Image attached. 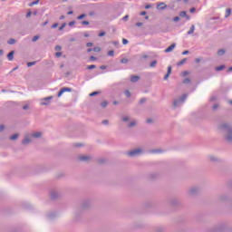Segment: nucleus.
<instances>
[{
	"label": "nucleus",
	"instance_id": "obj_52",
	"mask_svg": "<svg viewBox=\"0 0 232 232\" xmlns=\"http://www.w3.org/2000/svg\"><path fill=\"white\" fill-rule=\"evenodd\" d=\"M82 24L88 25V24H90V22H88V21H82Z\"/></svg>",
	"mask_w": 232,
	"mask_h": 232
},
{
	"label": "nucleus",
	"instance_id": "obj_32",
	"mask_svg": "<svg viewBox=\"0 0 232 232\" xmlns=\"http://www.w3.org/2000/svg\"><path fill=\"white\" fill-rule=\"evenodd\" d=\"M33 43H35V42H37V41H39V35H34V37H33Z\"/></svg>",
	"mask_w": 232,
	"mask_h": 232
},
{
	"label": "nucleus",
	"instance_id": "obj_21",
	"mask_svg": "<svg viewBox=\"0 0 232 232\" xmlns=\"http://www.w3.org/2000/svg\"><path fill=\"white\" fill-rule=\"evenodd\" d=\"M188 35H193V34H195V25H191L190 29L188 30V32L187 33Z\"/></svg>",
	"mask_w": 232,
	"mask_h": 232
},
{
	"label": "nucleus",
	"instance_id": "obj_29",
	"mask_svg": "<svg viewBox=\"0 0 232 232\" xmlns=\"http://www.w3.org/2000/svg\"><path fill=\"white\" fill-rule=\"evenodd\" d=\"M109 57H113L115 55V52L113 50H111L108 52Z\"/></svg>",
	"mask_w": 232,
	"mask_h": 232
},
{
	"label": "nucleus",
	"instance_id": "obj_31",
	"mask_svg": "<svg viewBox=\"0 0 232 232\" xmlns=\"http://www.w3.org/2000/svg\"><path fill=\"white\" fill-rule=\"evenodd\" d=\"M155 66H157V61L154 60L150 63V68H155Z\"/></svg>",
	"mask_w": 232,
	"mask_h": 232
},
{
	"label": "nucleus",
	"instance_id": "obj_33",
	"mask_svg": "<svg viewBox=\"0 0 232 232\" xmlns=\"http://www.w3.org/2000/svg\"><path fill=\"white\" fill-rule=\"evenodd\" d=\"M124 93H125V95H126L127 98L131 97V92H130V91L127 90V91H125Z\"/></svg>",
	"mask_w": 232,
	"mask_h": 232
},
{
	"label": "nucleus",
	"instance_id": "obj_8",
	"mask_svg": "<svg viewBox=\"0 0 232 232\" xmlns=\"http://www.w3.org/2000/svg\"><path fill=\"white\" fill-rule=\"evenodd\" d=\"M66 92H72V88H70V87L62 88L60 90V92H58V97H61L63 95V93H66Z\"/></svg>",
	"mask_w": 232,
	"mask_h": 232
},
{
	"label": "nucleus",
	"instance_id": "obj_11",
	"mask_svg": "<svg viewBox=\"0 0 232 232\" xmlns=\"http://www.w3.org/2000/svg\"><path fill=\"white\" fill-rule=\"evenodd\" d=\"M31 137H33V139H41L43 137V132L41 131L31 132Z\"/></svg>",
	"mask_w": 232,
	"mask_h": 232
},
{
	"label": "nucleus",
	"instance_id": "obj_9",
	"mask_svg": "<svg viewBox=\"0 0 232 232\" xmlns=\"http://www.w3.org/2000/svg\"><path fill=\"white\" fill-rule=\"evenodd\" d=\"M79 160H81V162H88L90 160H92V158L88 155H83V156H79Z\"/></svg>",
	"mask_w": 232,
	"mask_h": 232
},
{
	"label": "nucleus",
	"instance_id": "obj_59",
	"mask_svg": "<svg viewBox=\"0 0 232 232\" xmlns=\"http://www.w3.org/2000/svg\"><path fill=\"white\" fill-rule=\"evenodd\" d=\"M195 10H196L195 7H192V8L189 10L190 14H194Z\"/></svg>",
	"mask_w": 232,
	"mask_h": 232
},
{
	"label": "nucleus",
	"instance_id": "obj_12",
	"mask_svg": "<svg viewBox=\"0 0 232 232\" xmlns=\"http://www.w3.org/2000/svg\"><path fill=\"white\" fill-rule=\"evenodd\" d=\"M51 198H59V197L61 196V194L59 193V191L57 190H52L50 193Z\"/></svg>",
	"mask_w": 232,
	"mask_h": 232
},
{
	"label": "nucleus",
	"instance_id": "obj_36",
	"mask_svg": "<svg viewBox=\"0 0 232 232\" xmlns=\"http://www.w3.org/2000/svg\"><path fill=\"white\" fill-rule=\"evenodd\" d=\"M34 5H39V0L32 2L29 5L30 6H34Z\"/></svg>",
	"mask_w": 232,
	"mask_h": 232
},
{
	"label": "nucleus",
	"instance_id": "obj_26",
	"mask_svg": "<svg viewBox=\"0 0 232 232\" xmlns=\"http://www.w3.org/2000/svg\"><path fill=\"white\" fill-rule=\"evenodd\" d=\"M19 137V134H14L13 136L10 137V140H17Z\"/></svg>",
	"mask_w": 232,
	"mask_h": 232
},
{
	"label": "nucleus",
	"instance_id": "obj_27",
	"mask_svg": "<svg viewBox=\"0 0 232 232\" xmlns=\"http://www.w3.org/2000/svg\"><path fill=\"white\" fill-rule=\"evenodd\" d=\"M64 28H66V23L62 24V25L59 27V31L63 32V30H64Z\"/></svg>",
	"mask_w": 232,
	"mask_h": 232
},
{
	"label": "nucleus",
	"instance_id": "obj_58",
	"mask_svg": "<svg viewBox=\"0 0 232 232\" xmlns=\"http://www.w3.org/2000/svg\"><path fill=\"white\" fill-rule=\"evenodd\" d=\"M218 104H214L213 105V110H218Z\"/></svg>",
	"mask_w": 232,
	"mask_h": 232
},
{
	"label": "nucleus",
	"instance_id": "obj_53",
	"mask_svg": "<svg viewBox=\"0 0 232 232\" xmlns=\"http://www.w3.org/2000/svg\"><path fill=\"white\" fill-rule=\"evenodd\" d=\"M128 43H129V42H128L127 39H123V40H122V44H128Z\"/></svg>",
	"mask_w": 232,
	"mask_h": 232
},
{
	"label": "nucleus",
	"instance_id": "obj_45",
	"mask_svg": "<svg viewBox=\"0 0 232 232\" xmlns=\"http://www.w3.org/2000/svg\"><path fill=\"white\" fill-rule=\"evenodd\" d=\"M86 46H87V48H90V47L93 46V43H87Z\"/></svg>",
	"mask_w": 232,
	"mask_h": 232
},
{
	"label": "nucleus",
	"instance_id": "obj_38",
	"mask_svg": "<svg viewBox=\"0 0 232 232\" xmlns=\"http://www.w3.org/2000/svg\"><path fill=\"white\" fill-rule=\"evenodd\" d=\"M101 106H102V108H106V106H108V102H102L101 103Z\"/></svg>",
	"mask_w": 232,
	"mask_h": 232
},
{
	"label": "nucleus",
	"instance_id": "obj_3",
	"mask_svg": "<svg viewBox=\"0 0 232 232\" xmlns=\"http://www.w3.org/2000/svg\"><path fill=\"white\" fill-rule=\"evenodd\" d=\"M186 99H188V94H183L180 98L174 100V108H179V106H182Z\"/></svg>",
	"mask_w": 232,
	"mask_h": 232
},
{
	"label": "nucleus",
	"instance_id": "obj_50",
	"mask_svg": "<svg viewBox=\"0 0 232 232\" xmlns=\"http://www.w3.org/2000/svg\"><path fill=\"white\" fill-rule=\"evenodd\" d=\"M90 61H97V57H95V56H91V57H90Z\"/></svg>",
	"mask_w": 232,
	"mask_h": 232
},
{
	"label": "nucleus",
	"instance_id": "obj_35",
	"mask_svg": "<svg viewBox=\"0 0 232 232\" xmlns=\"http://www.w3.org/2000/svg\"><path fill=\"white\" fill-rule=\"evenodd\" d=\"M191 82V80L189 78H186L184 81H183V83L184 84H189V82Z\"/></svg>",
	"mask_w": 232,
	"mask_h": 232
},
{
	"label": "nucleus",
	"instance_id": "obj_6",
	"mask_svg": "<svg viewBox=\"0 0 232 232\" xmlns=\"http://www.w3.org/2000/svg\"><path fill=\"white\" fill-rule=\"evenodd\" d=\"M52 99H53V96L45 97L41 100L40 104L42 106H48V104H50V101H52Z\"/></svg>",
	"mask_w": 232,
	"mask_h": 232
},
{
	"label": "nucleus",
	"instance_id": "obj_48",
	"mask_svg": "<svg viewBox=\"0 0 232 232\" xmlns=\"http://www.w3.org/2000/svg\"><path fill=\"white\" fill-rule=\"evenodd\" d=\"M57 26H59V24H58V23H55V24H53L51 26V28H57Z\"/></svg>",
	"mask_w": 232,
	"mask_h": 232
},
{
	"label": "nucleus",
	"instance_id": "obj_37",
	"mask_svg": "<svg viewBox=\"0 0 232 232\" xmlns=\"http://www.w3.org/2000/svg\"><path fill=\"white\" fill-rule=\"evenodd\" d=\"M34 65H35V62H29V63H27L28 68H30L31 66H34Z\"/></svg>",
	"mask_w": 232,
	"mask_h": 232
},
{
	"label": "nucleus",
	"instance_id": "obj_57",
	"mask_svg": "<svg viewBox=\"0 0 232 232\" xmlns=\"http://www.w3.org/2000/svg\"><path fill=\"white\" fill-rule=\"evenodd\" d=\"M102 124L108 125V124H109L108 120H104V121H102Z\"/></svg>",
	"mask_w": 232,
	"mask_h": 232
},
{
	"label": "nucleus",
	"instance_id": "obj_15",
	"mask_svg": "<svg viewBox=\"0 0 232 232\" xmlns=\"http://www.w3.org/2000/svg\"><path fill=\"white\" fill-rule=\"evenodd\" d=\"M219 200L220 202H226L229 200V196H227V194H223L219 197Z\"/></svg>",
	"mask_w": 232,
	"mask_h": 232
},
{
	"label": "nucleus",
	"instance_id": "obj_47",
	"mask_svg": "<svg viewBox=\"0 0 232 232\" xmlns=\"http://www.w3.org/2000/svg\"><path fill=\"white\" fill-rule=\"evenodd\" d=\"M100 50H101L100 47H94V48L92 49V52H99Z\"/></svg>",
	"mask_w": 232,
	"mask_h": 232
},
{
	"label": "nucleus",
	"instance_id": "obj_14",
	"mask_svg": "<svg viewBox=\"0 0 232 232\" xmlns=\"http://www.w3.org/2000/svg\"><path fill=\"white\" fill-rule=\"evenodd\" d=\"M208 160H210V162H218V160H220V159H218V157H217L215 155H210V156H208Z\"/></svg>",
	"mask_w": 232,
	"mask_h": 232
},
{
	"label": "nucleus",
	"instance_id": "obj_20",
	"mask_svg": "<svg viewBox=\"0 0 232 232\" xmlns=\"http://www.w3.org/2000/svg\"><path fill=\"white\" fill-rule=\"evenodd\" d=\"M171 73V66L168 67V72H167V75L164 76V81H168L169 75Z\"/></svg>",
	"mask_w": 232,
	"mask_h": 232
},
{
	"label": "nucleus",
	"instance_id": "obj_4",
	"mask_svg": "<svg viewBox=\"0 0 232 232\" xmlns=\"http://www.w3.org/2000/svg\"><path fill=\"white\" fill-rule=\"evenodd\" d=\"M144 153V150L141 148L134 149L127 153L129 157H139V155H142Z\"/></svg>",
	"mask_w": 232,
	"mask_h": 232
},
{
	"label": "nucleus",
	"instance_id": "obj_56",
	"mask_svg": "<svg viewBox=\"0 0 232 232\" xmlns=\"http://www.w3.org/2000/svg\"><path fill=\"white\" fill-rule=\"evenodd\" d=\"M188 53H189V51H184V52L182 53V55H188Z\"/></svg>",
	"mask_w": 232,
	"mask_h": 232
},
{
	"label": "nucleus",
	"instance_id": "obj_30",
	"mask_svg": "<svg viewBox=\"0 0 232 232\" xmlns=\"http://www.w3.org/2000/svg\"><path fill=\"white\" fill-rule=\"evenodd\" d=\"M231 15V9H227L225 17H229Z\"/></svg>",
	"mask_w": 232,
	"mask_h": 232
},
{
	"label": "nucleus",
	"instance_id": "obj_39",
	"mask_svg": "<svg viewBox=\"0 0 232 232\" xmlns=\"http://www.w3.org/2000/svg\"><path fill=\"white\" fill-rule=\"evenodd\" d=\"M173 21H174V23H179V21H180V17L175 16V17L173 18Z\"/></svg>",
	"mask_w": 232,
	"mask_h": 232
},
{
	"label": "nucleus",
	"instance_id": "obj_55",
	"mask_svg": "<svg viewBox=\"0 0 232 232\" xmlns=\"http://www.w3.org/2000/svg\"><path fill=\"white\" fill-rule=\"evenodd\" d=\"M145 8H146V10H150V8H151V5H145Z\"/></svg>",
	"mask_w": 232,
	"mask_h": 232
},
{
	"label": "nucleus",
	"instance_id": "obj_60",
	"mask_svg": "<svg viewBox=\"0 0 232 232\" xmlns=\"http://www.w3.org/2000/svg\"><path fill=\"white\" fill-rule=\"evenodd\" d=\"M146 14H147L146 11H142L140 13V15H146Z\"/></svg>",
	"mask_w": 232,
	"mask_h": 232
},
{
	"label": "nucleus",
	"instance_id": "obj_46",
	"mask_svg": "<svg viewBox=\"0 0 232 232\" xmlns=\"http://www.w3.org/2000/svg\"><path fill=\"white\" fill-rule=\"evenodd\" d=\"M128 19H130V15L127 14L122 18V21H128Z\"/></svg>",
	"mask_w": 232,
	"mask_h": 232
},
{
	"label": "nucleus",
	"instance_id": "obj_43",
	"mask_svg": "<svg viewBox=\"0 0 232 232\" xmlns=\"http://www.w3.org/2000/svg\"><path fill=\"white\" fill-rule=\"evenodd\" d=\"M106 35V33L102 32L98 34L99 37H104Z\"/></svg>",
	"mask_w": 232,
	"mask_h": 232
},
{
	"label": "nucleus",
	"instance_id": "obj_2",
	"mask_svg": "<svg viewBox=\"0 0 232 232\" xmlns=\"http://www.w3.org/2000/svg\"><path fill=\"white\" fill-rule=\"evenodd\" d=\"M121 121L123 122H129L128 123V128H135V126H137V124H139V121L135 120V119H131V117L130 116H123L121 118Z\"/></svg>",
	"mask_w": 232,
	"mask_h": 232
},
{
	"label": "nucleus",
	"instance_id": "obj_5",
	"mask_svg": "<svg viewBox=\"0 0 232 232\" xmlns=\"http://www.w3.org/2000/svg\"><path fill=\"white\" fill-rule=\"evenodd\" d=\"M32 142H34V138H33L32 134L26 133L24 135V140H22V144H24V146H28V144H32Z\"/></svg>",
	"mask_w": 232,
	"mask_h": 232
},
{
	"label": "nucleus",
	"instance_id": "obj_40",
	"mask_svg": "<svg viewBox=\"0 0 232 232\" xmlns=\"http://www.w3.org/2000/svg\"><path fill=\"white\" fill-rule=\"evenodd\" d=\"M84 17H86V14H81V15H79L78 17H77V19L79 20V21H81V19H84Z\"/></svg>",
	"mask_w": 232,
	"mask_h": 232
},
{
	"label": "nucleus",
	"instance_id": "obj_62",
	"mask_svg": "<svg viewBox=\"0 0 232 232\" xmlns=\"http://www.w3.org/2000/svg\"><path fill=\"white\" fill-rule=\"evenodd\" d=\"M136 26H139V27L142 26V23L138 22V23L136 24Z\"/></svg>",
	"mask_w": 232,
	"mask_h": 232
},
{
	"label": "nucleus",
	"instance_id": "obj_44",
	"mask_svg": "<svg viewBox=\"0 0 232 232\" xmlns=\"http://www.w3.org/2000/svg\"><path fill=\"white\" fill-rule=\"evenodd\" d=\"M140 104H144L146 102V98H142L140 100Z\"/></svg>",
	"mask_w": 232,
	"mask_h": 232
},
{
	"label": "nucleus",
	"instance_id": "obj_49",
	"mask_svg": "<svg viewBox=\"0 0 232 232\" xmlns=\"http://www.w3.org/2000/svg\"><path fill=\"white\" fill-rule=\"evenodd\" d=\"M62 55H63V53H61V52H58V53H55L56 57H61Z\"/></svg>",
	"mask_w": 232,
	"mask_h": 232
},
{
	"label": "nucleus",
	"instance_id": "obj_16",
	"mask_svg": "<svg viewBox=\"0 0 232 232\" xmlns=\"http://www.w3.org/2000/svg\"><path fill=\"white\" fill-rule=\"evenodd\" d=\"M175 46H177V44H172L165 50V53H169V52H173V50H175Z\"/></svg>",
	"mask_w": 232,
	"mask_h": 232
},
{
	"label": "nucleus",
	"instance_id": "obj_51",
	"mask_svg": "<svg viewBox=\"0 0 232 232\" xmlns=\"http://www.w3.org/2000/svg\"><path fill=\"white\" fill-rule=\"evenodd\" d=\"M55 50H56V52H60V50H62V47L59 46V45H57V46L55 47Z\"/></svg>",
	"mask_w": 232,
	"mask_h": 232
},
{
	"label": "nucleus",
	"instance_id": "obj_63",
	"mask_svg": "<svg viewBox=\"0 0 232 232\" xmlns=\"http://www.w3.org/2000/svg\"><path fill=\"white\" fill-rule=\"evenodd\" d=\"M100 68H101V70H106V66L105 65H102Z\"/></svg>",
	"mask_w": 232,
	"mask_h": 232
},
{
	"label": "nucleus",
	"instance_id": "obj_23",
	"mask_svg": "<svg viewBox=\"0 0 232 232\" xmlns=\"http://www.w3.org/2000/svg\"><path fill=\"white\" fill-rule=\"evenodd\" d=\"M186 61H188L187 58H184L183 60L179 61L178 63V66H182V64H186Z\"/></svg>",
	"mask_w": 232,
	"mask_h": 232
},
{
	"label": "nucleus",
	"instance_id": "obj_25",
	"mask_svg": "<svg viewBox=\"0 0 232 232\" xmlns=\"http://www.w3.org/2000/svg\"><path fill=\"white\" fill-rule=\"evenodd\" d=\"M224 53H226V50H224V49H220L218 51V55H219V56L224 55Z\"/></svg>",
	"mask_w": 232,
	"mask_h": 232
},
{
	"label": "nucleus",
	"instance_id": "obj_19",
	"mask_svg": "<svg viewBox=\"0 0 232 232\" xmlns=\"http://www.w3.org/2000/svg\"><path fill=\"white\" fill-rule=\"evenodd\" d=\"M14 53H15V51H11V52L7 54V59H8V61H14Z\"/></svg>",
	"mask_w": 232,
	"mask_h": 232
},
{
	"label": "nucleus",
	"instance_id": "obj_22",
	"mask_svg": "<svg viewBox=\"0 0 232 232\" xmlns=\"http://www.w3.org/2000/svg\"><path fill=\"white\" fill-rule=\"evenodd\" d=\"M180 17H186L188 21H189L190 17L188 16V14H186V11H182L180 14H179Z\"/></svg>",
	"mask_w": 232,
	"mask_h": 232
},
{
	"label": "nucleus",
	"instance_id": "obj_54",
	"mask_svg": "<svg viewBox=\"0 0 232 232\" xmlns=\"http://www.w3.org/2000/svg\"><path fill=\"white\" fill-rule=\"evenodd\" d=\"M73 24H75V21H72L69 23V26H73Z\"/></svg>",
	"mask_w": 232,
	"mask_h": 232
},
{
	"label": "nucleus",
	"instance_id": "obj_41",
	"mask_svg": "<svg viewBox=\"0 0 232 232\" xmlns=\"http://www.w3.org/2000/svg\"><path fill=\"white\" fill-rule=\"evenodd\" d=\"M99 92H93L92 93H90V97H95V95H98Z\"/></svg>",
	"mask_w": 232,
	"mask_h": 232
},
{
	"label": "nucleus",
	"instance_id": "obj_18",
	"mask_svg": "<svg viewBox=\"0 0 232 232\" xmlns=\"http://www.w3.org/2000/svg\"><path fill=\"white\" fill-rule=\"evenodd\" d=\"M140 79V76L131 75L130 76V82H139Z\"/></svg>",
	"mask_w": 232,
	"mask_h": 232
},
{
	"label": "nucleus",
	"instance_id": "obj_24",
	"mask_svg": "<svg viewBox=\"0 0 232 232\" xmlns=\"http://www.w3.org/2000/svg\"><path fill=\"white\" fill-rule=\"evenodd\" d=\"M16 41L14 38H11L7 41V44H15Z\"/></svg>",
	"mask_w": 232,
	"mask_h": 232
},
{
	"label": "nucleus",
	"instance_id": "obj_61",
	"mask_svg": "<svg viewBox=\"0 0 232 232\" xmlns=\"http://www.w3.org/2000/svg\"><path fill=\"white\" fill-rule=\"evenodd\" d=\"M5 130V125H0V131H3Z\"/></svg>",
	"mask_w": 232,
	"mask_h": 232
},
{
	"label": "nucleus",
	"instance_id": "obj_34",
	"mask_svg": "<svg viewBox=\"0 0 232 232\" xmlns=\"http://www.w3.org/2000/svg\"><path fill=\"white\" fill-rule=\"evenodd\" d=\"M96 66L94 64L87 66V70H95Z\"/></svg>",
	"mask_w": 232,
	"mask_h": 232
},
{
	"label": "nucleus",
	"instance_id": "obj_28",
	"mask_svg": "<svg viewBox=\"0 0 232 232\" xmlns=\"http://www.w3.org/2000/svg\"><path fill=\"white\" fill-rule=\"evenodd\" d=\"M224 68H226V66L221 65V66L217 67V68H216V71H217V72H222V70H224Z\"/></svg>",
	"mask_w": 232,
	"mask_h": 232
},
{
	"label": "nucleus",
	"instance_id": "obj_42",
	"mask_svg": "<svg viewBox=\"0 0 232 232\" xmlns=\"http://www.w3.org/2000/svg\"><path fill=\"white\" fill-rule=\"evenodd\" d=\"M121 63L122 64H127L128 59L123 58V59H121Z\"/></svg>",
	"mask_w": 232,
	"mask_h": 232
},
{
	"label": "nucleus",
	"instance_id": "obj_7",
	"mask_svg": "<svg viewBox=\"0 0 232 232\" xmlns=\"http://www.w3.org/2000/svg\"><path fill=\"white\" fill-rule=\"evenodd\" d=\"M82 209H88V208H92V200L90 199H85L82 205H81Z\"/></svg>",
	"mask_w": 232,
	"mask_h": 232
},
{
	"label": "nucleus",
	"instance_id": "obj_64",
	"mask_svg": "<svg viewBox=\"0 0 232 232\" xmlns=\"http://www.w3.org/2000/svg\"><path fill=\"white\" fill-rule=\"evenodd\" d=\"M30 15H32V12H28L26 17H30Z\"/></svg>",
	"mask_w": 232,
	"mask_h": 232
},
{
	"label": "nucleus",
	"instance_id": "obj_1",
	"mask_svg": "<svg viewBox=\"0 0 232 232\" xmlns=\"http://www.w3.org/2000/svg\"><path fill=\"white\" fill-rule=\"evenodd\" d=\"M219 130L221 131H224L225 139L227 140V142H232V126L229 123H222L219 125Z\"/></svg>",
	"mask_w": 232,
	"mask_h": 232
},
{
	"label": "nucleus",
	"instance_id": "obj_13",
	"mask_svg": "<svg viewBox=\"0 0 232 232\" xmlns=\"http://www.w3.org/2000/svg\"><path fill=\"white\" fill-rule=\"evenodd\" d=\"M55 217H57V213L55 212H49L46 214V218H48V220H53Z\"/></svg>",
	"mask_w": 232,
	"mask_h": 232
},
{
	"label": "nucleus",
	"instance_id": "obj_17",
	"mask_svg": "<svg viewBox=\"0 0 232 232\" xmlns=\"http://www.w3.org/2000/svg\"><path fill=\"white\" fill-rule=\"evenodd\" d=\"M167 5L164 2H161L158 5V10H165L167 8Z\"/></svg>",
	"mask_w": 232,
	"mask_h": 232
},
{
	"label": "nucleus",
	"instance_id": "obj_10",
	"mask_svg": "<svg viewBox=\"0 0 232 232\" xmlns=\"http://www.w3.org/2000/svg\"><path fill=\"white\" fill-rule=\"evenodd\" d=\"M198 191H199L198 187H192L188 189V195H197Z\"/></svg>",
	"mask_w": 232,
	"mask_h": 232
}]
</instances>
